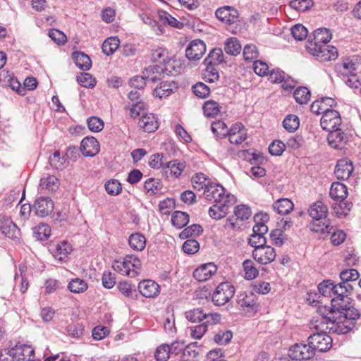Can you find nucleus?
<instances>
[{"label": "nucleus", "instance_id": "1", "mask_svg": "<svg viewBox=\"0 0 361 361\" xmlns=\"http://www.w3.org/2000/svg\"><path fill=\"white\" fill-rule=\"evenodd\" d=\"M207 200L213 201L214 204L209 209L210 217L218 220L226 216L229 207L233 205L235 199L231 194L225 195V188L220 184L212 183L204 191Z\"/></svg>", "mask_w": 361, "mask_h": 361}, {"label": "nucleus", "instance_id": "2", "mask_svg": "<svg viewBox=\"0 0 361 361\" xmlns=\"http://www.w3.org/2000/svg\"><path fill=\"white\" fill-rule=\"evenodd\" d=\"M360 314L358 310H350V312H341L332 316H321L314 322H319L317 328L322 329L326 326L329 333H335L338 335L346 334L353 330L355 326L356 320L359 319Z\"/></svg>", "mask_w": 361, "mask_h": 361}, {"label": "nucleus", "instance_id": "3", "mask_svg": "<svg viewBox=\"0 0 361 361\" xmlns=\"http://www.w3.org/2000/svg\"><path fill=\"white\" fill-rule=\"evenodd\" d=\"M308 214L312 218L311 231L327 235L334 230V226L327 219L328 208L322 202L317 201L311 205Z\"/></svg>", "mask_w": 361, "mask_h": 361}, {"label": "nucleus", "instance_id": "4", "mask_svg": "<svg viewBox=\"0 0 361 361\" xmlns=\"http://www.w3.org/2000/svg\"><path fill=\"white\" fill-rule=\"evenodd\" d=\"M140 259L134 255H127L122 262L115 261L112 268L123 276L135 277L141 268Z\"/></svg>", "mask_w": 361, "mask_h": 361}, {"label": "nucleus", "instance_id": "5", "mask_svg": "<svg viewBox=\"0 0 361 361\" xmlns=\"http://www.w3.org/2000/svg\"><path fill=\"white\" fill-rule=\"evenodd\" d=\"M317 325H319V322L317 323L315 322L314 326V329L319 330V331L310 335L307 338V341L308 343L313 347L312 348L315 352L318 350L319 352L324 353L331 349L333 340L331 337L326 334V331L327 329H326V326H324L322 329H317Z\"/></svg>", "mask_w": 361, "mask_h": 361}, {"label": "nucleus", "instance_id": "6", "mask_svg": "<svg viewBox=\"0 0 361 361\" xmlns=\"http://www.w3.org/2000/svg\"><path fill=\"white\" fill-rule=\"evenodd\" d=\"M235 291V287L230 282L221 283L212 294L214 304L217 306L225 305L233 297Z\"/></svg>", "mask_w": 361, "mask_h": 361}, {"label": "nucleus", "instance_id": "7", "mask_svg": "<svg viewBox=\"0 0 361 361\" xmlns=\"http://www.w3.org/2000/svg\"><path fill=\"white\" fill-rule=\"evenodd\" d=\"M151 60L153 63H157L163 65V68L166 71L167 75L172 74L175 69L176 61L173 60L169 55V51L163 47H157L152 51Z\"/></svg>", "mask_w": 361, "mask_h": 361}, {"label": "nucleus", "instance_id": "8", "mask_svg": "<svg viewBox=\"0 0 361 361\" xmlns=\"http://www.w3.org/2000/svg\"><path fill=\"white\" fill-rule=\"evenodd\" d=\"M312 348L308 343L307 344L295 343L290 348L288 356L293 360H310L315 355V351Z\"/></svg>", "mask_w": 361, "mask_h": 361}, {"label": "nucleus", "instance_id": "9", "mask_svg": "<svg viewBox=\"0 0 361 361\" xmlns=\"http://www.w3.org/2000/svg\"><path fill=\"white\" fill-rule=\"evenodd\" d=\"M351 293H342V295H335L331 300V314H337V313L350 312V310H357L352 305L351 298L349 295Z\"/></svg>", "mask_w": 361, "mask_h": 361}, {"label": "nucleus", "instance_id": "10", "mask_svg": "<svg viewBox=\"0 0 361 361\" xmlns=\"http://www.w3.org/2000/svg\"><path fill=\"white\" fill-rule=\"evenodd\" d=\"M327 137L328 143L334 149H342L349 140L350 134L339 127L331 130Z\"/></svg>", "mask_w": 361, "mask_h": 361}, {"label": "nucleus", "instance_id": "11", "mask_svg": "<svg viewBox=\"0 0 361 361\" xmlns=\"http://www.w3.org/2000/svg\"><path fill=\"white\" fill-rule=\"evenodd\" d=\"M72 251L71 244L66 240H61L49 246V252L52 256L56 260L61 262H65L68 260V255Z\"/></svg>", "mask_w": 361, "mask_h": 361}, {"label": "nucleus", "instance_id": "12", "mask_svg": "<svg viewBox=\"0 0 361 361\" xmlns=\"http://www.w3.org/2000/svg\"><path fill=\"white\" fill-rule=\"evenodd\" d=\"M216 17L222 23L228 25L235 24L238 21V11L229 6L219 8L215 12Z\"/></svg>", "mask_w": 361, "mask_h": 361}, {"label": "nucleus", "instance_id": "13", "mask_svg": "<svg viewBox=\"0 0 361 361\" xmlns=\"http://www.w3.org/2000/svg\"><path fill=\"white\" fill-rule=\"evenodd\" d=\"M276 254L274 247L268 245L260 246L254 249L252 257L254 259L261 264H268L276 258Z\"/></svg>", "mask_w": 361, "mask_h": 361}, {"label": "nucleus", "instance_id": "14", "mask_svg": "<svg viewBox=\"0 0 361 361\" xmlns=\"http://www.w3.org/2000/svg\"><path fill=\"white\" fill-rule=\"evenodd\" d=\"M342 119L338 111L331 109L325 112L321 118V126L326 130L329 131L341 127Z\"/></svg>", "mask_w": 361, "mask_h": 361}, {"label": "nucleus", "instance_id": "15", "mask_svg": "<svg viewBox=\"0 0 361 361\" xmlns=\"http://www.w3.org/2000/svg\"><path fill=\"white\" fill-rule=\"evenodd\" d=\"M10 349L11 355L16 361H30L32 358H34L35 350L30 345L18 342L14 347Z\"/></svg>", "mask_w": 361, "mask_h": 361}, {"label": "nucleus", "instance_id": "16", "mask_svg": "<svg viewBox=\"0 0 361 361\" xmlns=\"http://www.w3.org/2000/svg\"><path fill=\"white\" fill-rule=\"evenodd\" d=\"M318 290L323 296L332 297L335 295H342L348 290V288H343L341 285L335 284L332 280H324L318 285Z\"/></svg>", "mask_w": 361, "mask_h": 361}, {"label": "nucleus", "instance_id": "17", "mask_svg": "<svg viewBox=\"0 0 361 361\" xmlns=\"http://www.w3.org/2000/svg\"><path fill=\"white\" fill-rule=\"evenodd\" d=\"M206 51V44L201 39L192 41L185 50V56L190 60H199Z\"/></svg>", "mask_w": 361, "mask_h": 361}, {"label": "nucleus", "instance_id": "18", "mask_svg": "<svg viewBox=\"0 0 361 361\" xmlns=\"http://www.w3.org/2000/svg\"><path fill=\"white\" fill-rule=\"evenodd\" d=\"M341 282L338 285H341L343 288H348L345 293H353L354 288L350 282L357 281L360 277V274L355 269H348L343 270L340 274Z\"/></svg>", "mask_w": 361, "mask_h": 361}, {"label": "nucleus", "instance_id": "19", "mask_svg": "<svg viewBox=\"0 0 361 361\" xmlns=\"http://www.w3.org/2000/svg\"><path fill=\"white\" fill-rule=\"evenodd\" d=\"M33 209L37 216L45 217L52 212L54 202L49 197H41L35 202Z\"/></svg>", "mask_w": 361, "mask_h": 361}, {"label": "nucleus", "instance_id": "20", "mask_svg": "<svg viewBox=\"0 0 361 361\" xmlns=\"http://www.w3.org/2000/svg\"><path fill=\"white\" fill-rule=\"evenodd\" d=\"M99 143L94 137H86L81 141L80 151L85 157H92L99 152Z\"/></svg>", "mask_w": 361, "mask_h": 361}, {"label": "nucleus", "instance_id": "21", "mask_svg": "<svg viewBox=\"0 0 361 361\" xmlns=\"http://www.w3.org/2000/svg\"><path fill=\"white\" fill-rule=\"evenodd\" d=\"M216 270L217 268L214 263L204 264L193 271V277L198 281H206L216 272Z\"/></svg>", "mask_w": 361, "mask_h": 361}, {"label": "nucleus", "instance_id": "22", "mask_svg": "<svg viewBox=\"0 0 361 361\" xmlns=\"http://www.w3.org/2000/svg\"><path fill=\"white\" fill-rule=\"evenodd\" d=\"M140 294L145 298H154L159 293V286L152 280H144L138 285Z\"/></svg>", "mask_w": 361, "mask_h": 361}, {"label": "nucleus", "instance_id": "23", "mask_svg": "<svg viewBox=\"0 0 361 361\" xmlns=\"http://www.w3.org/2000/svg\"><path fill=\"white\" fill-rule=\"evenodd\" d=\"M138 126L145 132H154L159 127L157 118L153 114H145L139 118Z\"/></svg>", "mask_w": 361, "mask_h": 361}, {"label": "nucleus", "instance_id": "24", "mask_svg": "<svg viewBox=\"0 0 361 361\" xmlns=\"http://www.w3.org/2000/svg\"><path fill=\"white\" fill-rule=\"evenodd\" d=\"M185 168V163L175 159L166 162L165 166H164V173L167 178H178L181 174Z\"/></svg>", "mask_w": 361, "mask_h": 361}, {"label": "nucleus", "instance_id": "25", "mask_svg": "<svg viewBox=\"0 0 361 361\" xmlns=\"http://www.w3.org/2000/svg\"><path fill=\"white\" fill-rule=\"evenodd\" d=\"M353 170V166L350 161L341 159L337 162L334 173L338 179L345 180L350 177Z\"/></svg>", "mask_w": 361, "mask_h": 361}, {"label": "nucleus", "instance_id": "26", "mask_svg": "<svg viewBox=\"0 0 361 361\" xmlns=\"http://www.w3.org/2000/svg\"><path fill=\"white\" fill-rule=\"evenodd\" d=\"M331 39V33L327 28H319L313 33V39H309L307 43L316 44L322 45L327 44Z\"/></svg>", "mask_w": 361, "mask_h": 361}, {"label": "nucleus", "instance_id": "27", "mask_svg": "<svg viewBox=\"0 0 361 361\" xmlns=\"http://www.w3.org/2000/svg\"><path fill=\"white\" fill-rule=\"evenodd\" d=\"M329 46L327 45V44L320 46L311 43H307L306 44L307 50L322 61H327V59L325 58L327 57L329 54Z\"/></svg>", "mask_w": 361, "mask_h": 361}, {"label": "nucleus", "instance_id": "28", "mask_svg": "<svg viewBox=\"0 0 361 361\" xmlns=\"http://www.w3.org/2000/svg\"><path fill=\"white\" fill-rule=\"evenodd\" d=\"M142 73L148 80L155 82L160 80L163 75L164 73L167 74V72L164 70V68L161 66L152 65L146 68Z\"/></svg>", "mask_w": 361, "mask_h": 361}, {"label": "nucleus", "instance_id": "29", "mask_svg": "<svg viewBox=\"0 0 361 361\" xmlns=\"http://www.w3.org/2000/svg\"><path fill=\"white\" fill-rule=\"evenodd\" d=\"M178 87L175 82L164 81L160 83L159 87L154 90L153 94L161 99L169 96Z\"/></svg>", "mask_w": 361, "mask_h": 361}, {"label": "nucleus", "instance_id": "30", "mask_svg": "<svg viewBox=\"0 0 361 361\" xmlns=\"http://www.w3.org/2000/svg\"><path fill=\"white\" fill-rule=\"evenodd\" d=\"M329 195L334 200H344L348 196V188L342 183L334 182L331 184Z\"/></svg>", "mask_w": 361, "mask_h": 361}, {"label": "nucleus", "instance_id": "31", "mask_svg": "<svg viewBox=\"0 0 361 361\" xmlns=\"http://www.w3.org/2000/svg\"><path fill=\"white\" fill-rule=\"evenodd\" d=\"M272 207L274 210L278 214L284 215L293 211L294 204L293 202L288 198H281L274 202Z\"/></svg>", "mask_w": 361, "mask_h": 361}, {"label": "nucleus", "instance_id": "32", "mask_svg": "<svg viewBox=\"0 0 361 361\" xmlns=\"http://www.w3.org/2000/svg\"><path fill=\"white\" fill-rule=\"evenodd\" d=\"M72 58L75 65L81 70L88 71L90 69L92 61L87 54L80 51H76L73 53Z\"/></svg>", "mask_w": 361, "mask_h": 361}, {"label": "nucleus", "instance_id": "33", "mask_svg": "<svg viewBox=\"0 0 361 361\" xmlns=\"http://www.w3.org/2000/svg\"><path fill=\"white\" fill-rule=\"evenodd\" d=\"M128 244L133 250L142 251L146 246V238L144 235L136 232L129 236Z\"/></svg>", "mask_w": 361, "mask_h": 361}, {"label": "nucleus", "instance_id": "34", "mask_svg": "<svg viewBox=\"0 0 361 361\" xmlns=\"http://www.w3.org/2000/svg\"><path fill=\"white\" fill-rule=\"evenodd\" d=\"M335 70L338 74L348 76L354 74L356 66L351 60L345 59L343 62L338 63L335 66Z\"/></svg>", "mask_w": 361, "mask_h": 361}, {"label": "nucleus", "instance_id": "35", "mask_svg": "<svg viewBox=\"0 0 361 361\" xmlns=\"http://www.w3.org/2000/svg\"><path fill=\"white\" fill-rule=\"evenodd\" d=\"M238 297V299L237 302L241 307H247L253 311H257L259 305L255 300V295L252 293L250 295L245 293H240Z\"/></svg>", "mask_w": 361, "mask_h": 361}, {"label": "nucleus", "instance_id": "36", "mask_svg": "<svg viewBox=\"0 0 361 361\" xmlns=\"http://www.w3.org/2000/svg\"><path fill=\"white\" fill-rule=\"evenodd\" d=\"M51 235V228L49 225L40 224L32 229V236L37 240H45Z\"/></svg>", "mask_w": 361, "mask_h": 361}, {"label": "nucleus", "instance_id": "37", "mask_svg": "<svg viewBox=\"0 0 361 361\" xmlns=\"http://www.w3.org/2000/svg\"><path fill=\"white\" fill-rule=\"evenodd\" d=\"M193 188L195 190H200L203 188L207 189L212 183L210 180L202 173H195L191 179Z\"/></svg>", "mask_w": 361, "mask_h": 361}, {"label": "nucleus", "instance_id": "38", "mask_svg": "<svg viewBox=\"0 0 361 361\" xmlns=\"http://www.w3.org/2000/svg\"><path fill=\"white\" fill-rule=\"evenodd\" d=\"M189 218L190 216L186 212L175 211L171 216V223L175 227L182 228L188 224Z\"/></svg>", "mask_w": 361, "mask_h": 361}, {"label": "nucleus", "instance_id": "39", "mask_svg": "<svg viewBox=\"0 0 361 361\" xmlns=\"http://www.w3.org/2000/svg\"><path fill=\"white\" fill-rule=\"evenodd\" d=\"M59 180L54 176H48L40 180V185L49 192H55L59 188Z\"/></svg>", "mask_w": 361, "mask_h": 361}, {"label": "nucleus", "instance_id": "40", "mask_svg": "<svg viewBox=\"0 0 361 361\" xmlns=\"http://www.w3.org/2000/svg\"><path fill=\"white\" fill-rule=\"evenodd\" d=\"M204 114L206 117L214 118L218 116L221 111V107L216 102L208 100L204 102L202 106Z\"/></svg>", "mask_w": 361, "mask_h": 361}, {"label": "nucleus", "instance_id": "41", "mask_svg": "<svg viewBox=\"0 0 361 361\" xmlns=\"http://www.w3.org/2000/svg\"><path fill=\"white\" fill-rule=\"evenodd\" d=\"M120 40L117 37L107 38L102 44V51L106 56H111L118 48Z\"/></svg>", "mask_w": 361, "mask_h": 361}, {"label": "nucleus", "instance_id": "42", "mask_svg": "<svg viewBox=\"0 0 361 361\" xmlns=\"http://www.w3.org/2000/svg\"><path fill=\"white\" fill-rule=\"evenodd\" d=\"M224 61V53L221 48H214L204 60V64L219 65Z\"/></svg>", "mask_w": 361, "mask_h": 361}, {"label": "nucleus", "instance_id": "43", "mask_svg": "<svg viewBox=\"0 0 361 361\" xmlns=\"http://www.w3.org/2000/svg\"><path fill=\"white\" fill-rule=\"evenodd\" d=\"M197 343L193 342L188 345L185 346L182 355H181V360L182 361H194V360L197 357L199 353L197 350Z\"/></svg>", "mask_w": 361, "mask_h": 361}, {"label": "nucleus", "instance_id": "44", "mask_svg": "<svg viewBox=\"0 0 361 361\" xmlns=\"http://www.w3.org/2000/svg\"><path fill=\"white\" fill-rule=\"evenodd\" d=\"M4 226L5 227L1 232L2 234L11 239L19 238L20 231L16 224L11 220V219L9 220H6Z\"/></svg>", "mask_w": 361, "mask_h": 361}, {"label": "nucleus", "instance_id": "45", "mask_svg": "<svg viewBox=\"0 0 361 361\" xmlns=\"http://www.w3.org/2000/svg\"><path fill=\"white\" fill-rule=\"evenodd\" d=\"M224 50L229 55L236 56L240 52L241 44L237 38L231 37L226 39Z\"/></svg>", "mask_w": 361, "mask_h": 361}, {"label": "nucleus", "instance_id": "46", "mask_svg": "<svg viewBox=\"0 0 361 361\" xmlns=\"http://www.w3.org/2000/svg\"><path fill=\"white\" fill-rule=\"evenodd\" d=\"M49 160L51 166L56 169L62 170L68 165L65 155L61 157L59 151H55Z\"/></svg>", "mask_w": 361, "mask_h": 361}, {"label": "nucleus", "instance_id": "47", "mask_svg": "<svg viewBox=\"0 0 361 361\" xmlns=\"http://www.w3.org/2000/svg\"><path fill=\"white\" fill-rule=\"evenodd\" d=\"M203 232V228L200 224H192L190 226H188L183 230L180 234L179 237L181 239H186L190 237H195L201 235Z\"/></svg>", "mask_w": 361, "mask_h": 361}, {"label": "nucleus", "instance_id": "48", "mask_svg": "<svg viewBox=\"0 0 361 361\" xmlns=\"http://www.w3.org/2000/svg\"><path fill=\"white\" fill-rule=\"evenodd\" d=\"M295 102L300 104H307L310 99V91L306 87H299L294 92Z\"/></svg>", "mask_w": 361, "mask_h": 361}, {"label": "nucleus", "instance_id": "49", "mask_svg": "<svg viewBox=\"0 0 361 361\" xmlns=\"http://www.w3.org/2000/svg\"><path fill=\"white\" fill-rule=\"evenodd\" d=\"M87 288L88 286L86 281L79 278L72 279L68 285V290L74 293H83Z\"/></svg>", "mask_w": 361, "mask_h": 361}, {"label": "nucleus", "instance_id": "50", "mask_svg": "<svg viewBox=\"0 0 361 361\" xmlns=\"http://www.w3.org/2000/svg\"><path fill=\"white\" fill-rule=\"evenodd\" d=\"M283 126L289 133L295 132L300 126L298 117L294 114L286 116L283 121Z\"/></svg>", "mask_w": 361, "mask_h": 361}, {"label": "nucleus", "instance_id": "51", "mask_svg": "<svg viewBox=\"0 0 361 361\" xmlns=\"http://www.w3.org/2000/svg\"><path fill=\"white\" fill-rule=\"evenodd\" d=\"M212 131L216 138H224L228 133L227 126L224 121L220 120L212 123Z\"/></svg>", "mask_w": 361, "mask_h": 361}, {"label": "nucleus", "instance_id": "52", "mask_svg": "<svg viewBox=\"0 0 361 361\" xmlns=\"http://www.w3.org/2000/svg\"><path fill=\"white\" fill-rule=\"evenodd\" d=\"M245 271V278L247 280H252L255 279L258 274V269L254 266V263L250 259H246L243 263Z\"/></svg>", "mask_w": 361, "mask_h": 361}, {"label": "nucleus", "instance_id": "53", "mask_svg": "<svg viewBox=\"0 0 361 361\" xmlns=\"http://www.w3.org/2000/svg\"><path fill=\"white\" fill-rule=\"evenodd\" d=\"M353 204L350 202H340L332 206L334 213L338 217L346 216L350 211Z\"/></svg>", "mask_w": 361, "mask_h": 361}, {"label": "nucleus", "instance_id": "54", "mask_svg": "<svg viewBox=\"0 0 361 361\" xmlns=\"http://www.w3.org/2000/svg\"><path fill=\"white\" fill-rule=\"evenodd\" d=\"M205 317L206 313L202 308H195L185 312L186 319L193 323L203 322Z\"/></svg>", "mask_w": 361, "mask_h": 361}, {"label": "nucleus", "instance_id": "55", "mask_svg": "<svg viewBox=\"0 0 361 361\" xmlns=\"http://www.w3.org/2000/svg\"><path fill=\"white\" fill-rule=\"evenodd\" d=\"M106 192L112 196L119 195L122 191L121 183L116 179H111L106 182L104 185Z\"/></svg>", "mask_w": 361, "mask_h": 361}, {"label": "nucleus", "instance_id": "56", "mask_svg": "<svg viewBox=\"0 0 361 361\" xmlns=\"http://www.w3.org/2000/svg\"><path fill=\"white\" fill-rule=\"evenodd\" d=\"M158 17L159 21L164 25H169L173 27H179L178 24L180 22L171 15H170L168 12L164 10L158 11Z\"/></svg>", "mask_w": 361, "mask_h": 361}, {"label": "nucleus", "instance_id": "57", "mask_svg": "<svg viewBox=\"0 0 361 361\" xmlns=\"http://www.w3.org/2000/svg\"><path fill=\"white\" fill-rule=\"evenodd\" d=\"M170 353L169 345L161 344L156 348L154 358L157 361H167Z\"/></svg>", "mask_w": 361, "mask_h": 361}, {"label": "nucleus", "instance_id": "58", "mask_svg": "<svg viewBox=\"0 0 361 361\" xmlns=\"http://www.w3.org/2000/svg\"><path fill=\"white\" fill-rule=\"evenodd\" d=\"M144 188L147 193L154 195L162 188V184L159 180L149 178L145 182Z\"/></svg>", "mask_w": 361, "mask_h": 361}, {"label": "nucleus", "instance_id": "59", "mask_svg": "<svg viewBox=\"0 0 361 361\" xmlns=\"http://www.w3.org/2000/svg\"><path fill=\"white\" fill-rule=\"evenodd\" d=\"M290 6L300 12H304L310 9L312 5V0H292L289 4Z\"/></svg>", "mask_w": 361, "mask_h": 361}, {"label": "nucleus", "instance_id": "60", "mask_svg": "<svg viewBox=\"0 0 361 361\" xmlns=\"http://www.w3.org/2000/svg\"><path fill=\"white\" fill-rule=\"evenodd\" d=\"M77 81L78 83L85 87L92 88L96 85V80L92 78V75L87 73H80L77 76Z\"/></svg>", "mask_w": 361, "mask_h": 361}, {"label": "nucleus", "instance_id": "61", "mask_svg": "<svg viewBox=\"0 0 361 361\" xmlns=\"http://www.w3.org/2000/svg\"><path fill=\"white\" fill-rule=\"evenodd\" d=\"M66 331L68 336L74 338H79L83 335L84 327L81 324L72 323L67 326Z\"/></svg>", "mask_w": 361, "mask_h": 361}, {"label": "nucleus", "instance_id": "62", "mask_svg": "<svg viewBox=\"0 0 361 361\" xmlns=\"http://www.w3.org/2000/svg\"><path fill=\"white\" fill-rule=\"evenodd\" d=\"M234 214L237 219L247 220L251 216V209L247 205L240 204L235 207Z\"/></svg>", "mask_w": 361, "mask_h": 361}, {"label": "nucleus", "instance_id": "63", "mask_svg": "<svg viewBox=\"0 0 361 361\" xmlns=\"http://www.w3.org/2000/svg\"><path fill=\"white\" fill-rule=\"evenodd\" d=\"M291 33L295 39L301 41L307 37L308 31L302 25L297 24L291 28Z\"/></svg>", "mask_w": 361, "mask_h": 361}, {"label": "nucleus", "instance_id": "64", "mask_svg": "<svg viewBox=\"0 0 361 361\" xmlns=\"http://www.w3.org/2000/svg\"><path fill=\"white\" fill-rule=\"evenodd\" d=\"M87 123L90 130L94 133L100 132L104 128V126L103 121L97 116L89 118L87 121Z\"/></svg>", "mask_w": 361, "mask_h": 361}]
</instances>
